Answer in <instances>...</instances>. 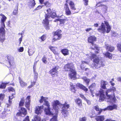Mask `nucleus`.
Listing matches in <instances>:
<instances>
[{
  "label": "nucleus",
  "mask_w": 121,
  "mask_h": 121,
  "mask_svg": "<svg viewBox=\"0 0 121 121\" xmlns=\"http://www.w3.org/2000/svg\"><path fill=\"white\" fill-rule=\"evenodd\" d=\"M8 90L9 91H11L13 92H15V90L13 87H10L8 88Z\"/></svg>",
  "instance_id": "nucleus-55"
},
{
  "label": "nucleus",
  "mask_w": 121,
  "mask_h": 121,
  "mask_svg": "<svg viewBox=\"0 0 121 121\" xmlns=\"http://www.w3.org/2000/svg\"><path fill=\"white\" fill-rule=\"evenodd\" d=\"M44 112L46 115H49L53 116L54 115L55 113H54L52 112L51 111V108L50 107H48L47 108H45L44 110Z\"/></svg>",
  "instance_id": "nucleus-19"
},
{
  "label": "nucleus",
  "mask_w": 121,
  "mask_h": 121,
  "mask_svg": "<svg viewBox=\"0 0 121 121\" xmlns=\"http://www.w3.org/2000/svg\"><path fill=\"white\" fill-rule=\"evenodd\" d=\"M0 15L2 17L1 19V24L2 25H3L4 26H5L4 22L7 19V17L4 15L3 14H0Z\"/></svg>",
  "instance_id": "nucleus-32"
},
{
  "label": "nucleus",
  "mask_w": 121,
  "mask_h": 121,
  "mask_svg": "<svg viewBox=\"0 0 121 121\" xmlns=\"http://www.w3.org/2000/svg\"><path fill=\"white\" fill-rule=\"evenodd\" d=\"M104 23H101V26L97 29V30L101 33L104 34L106 32L108 33L111 30V27L107 21H104Z\"/></svg>",
  "instance_id": "nucleus-1"
},
{
  "label": "nucleus",
  "mask_w": 121,
  "mask_h": 121,
  "mask_svg": "<svg viewBox=\"0 0 121 121\" xmlns=\"http://www.w3.org/2000/svg\"><path fill=\"white\" fill-rule=\"evenodd\" d=\"M47 58L45 56H44L42 58V60L43 63L45 64L47 63Z\"/></svg>",
  "instance_id": "nucleus-50"
},
{
  "label": "nucleus",
  "mask_w": 121,
  "mask_h": 121,
  "mask_svg": "<svg viewBox=\"0 0 121 121\" xmlns=\"http://www.w3.org/2000/svg\"><path fill=\"white\" fill-rule=\"evenodd\" d=\"M8 62L13 60V58L11 56L8 55L6 56Z\"/></svg>",
  "instance_id": "nucleus-46"
},
{
  "label": "nucleus",
  "mask_w": 121,
  "mask_h": 121,
  "mask_svg": "<svg viewBox=\"0 0 121 121\" xmlns=\"http://www.w3.org/2000/svg\"><path fill=\"white\" fill-rule=\"evenodd\" d=\"M33 73L34 76V78L36 81L38 77V73L37 72H36L35 69L34 68V67Z\"/></svg>",
  "instance_id": "nucleus-38"
},
{
  "label": "nucleus",
  "mask_w": 121,
  "mask_h": 121,
  "mask_svg": "<svg viewBox=\"0 0 121 121\" xmlns=\"http://www.w3.org/2000/svg\"><path fill=\"white\" fill-rule=\"evenodd\" d=\"M29 55V56H31L34 54V51L33 48L30 49L29 48H28V51Z\"/></svg>",
  "instance_id": "nucleus-41"
},
{
  "label": "nucleus",
  "mask_w": 121,
  "mask_h": 121,
  "mask_svg": "<svg viewBox=\"0 0 121 121\" xmlns=\"http://www.w3.org/2000/svg\"><path fill=\"white\" fill-rule=\"evenodd\" d=\"M44 103L43 104V105H45L47 107H50V105L49 102L47 100L45 101L44 102Z\"/></svg>",
  "instance_id": "nucleus-52"
},
{
  "label": "nucleus",
  "mask_w": 121,
  "mask_h": 121,
  "mask_svg": "<svg viewBox=\"0 0 121 121\" xmlns=\"http://www.w3.org/2000/svg\"><path fill=\"white\" fill-rule=\"evenodd\" d=\"M58 69L57 66H55L49 70V73L51 75L52 78L58 76Z\"/></svg>",
  "instance_id": "nucleus-6"
},
{
  "label": "nucleus",
  "mask_w": 121,
  "mask_h": 121,
  "mask_svg": "<svg viewBox=\"0 0 121 121\" xmlns=\"http://www.w3.org/2000/svg\"><path fill=\"white\" fill-rule=\"evenodd\" d=\"M30 121L29 117L28 116H27L23 121Z\"/></svg>",
  "instance_id": "nucleus-57"
},
{
  "label": "nucleus",
  "mask_w": 121,
  "mask_h": 121,
  "mask_svg": "<svg viewBox=\"0 0 121 121\" xmlns=\"http://www.w3.org/2000/svg\"><path fill=\"white\" fill-rule=\"evenodd\" d=\"M32 2H33L32 3V4L31 5V6L32 7H34L35 4V0H32Z\"/></svg>",
  "instance_id": "nucleus-63"
},
{
  "label": "nucleus",
  "mask_w": 121,
  "mask_h": 121,
  "mask_svg": "<svg viewBox=\"0 0 121 121\" xmlns=\"http://www.w3.org/2000/svg\"><path fill=\"white\" fill-rule=\"evenodd\" d=\"M104 119V116H98L95 118L96 121H103Z\"/></svg>",
  "instance_id": "nucleus-36"
},
{
  "label": "nucleus",
  "mask_w": 121,
  "mask_h": 121,
  "mask_svg": "<svg viewBox=\"0 0 121 121\" xmlns=\"http://www.w3.org/2000/svg\"><path fill=\"white\" fill-rule=\"evenodd\" d=\"M18 9L17 7L15 8L13 10V14L14 15H16L18 14Z\"/></svg>",
  "instance_id": "nucleus-49"
},
{
  "label": "nucleus",
  "mask_w": 121,
  "mask_h": 121,
  "mask_svg": "<svg viewBox=\"0 0 121 121\" xmlns=\"http://www.w3.org/2000/svg\"><path fill=\"white\" fill-rule=\"evenodd\" d=\"M61 52L64 56L69 54V50L67 48H64L62 49L61 50Z\"/></svg>",
  "instance_id": "nucleus-27"
},
{
  "label": "nucleus",
  "mask_w": 121,
  "mask_h": 121,
  "mask_svg": "<svg viewBox=\"0 0 121 121\" xmlns=\"http://www.w3.org/2000/svg\"><path fill=\"white\" fill-rule=\"evenodd\" d=\"M75 101L76 104L80 107H81L82 105V101L79 98H78L75 99Z\"/></svg>",
  "instance_id": "nucleus-30"
},
{
  "label": "nucleus",
  "mask_w": 121,
  "mask_h": 121,
  "mask_svg": "<svg viewBox=\"0 0 121 121\" xmlns=\"http://www.w3.org/2000/svg\"><path fill=\"white\" fill-rule=\"evenodd\" d=\"M76 86L80 89L83 90L85 92H86L88 91V89L85 86L79 83H77Z\"/></svg>",
  "instance_id": "nucleus-24"
},
{
  "label": "nucleus",
  "mask_w": 121,
  "mask_h": 121,
  "mask_svg": "<svg viewBox=\"0 0 121 121\" xmlns=\"http://www.w3.org/2000/svg\"><path fill=\"white\" fill-rule=\"evenodd\" d=\"M70 90L73 93H75L76 91H77V90L75 87V86L74 85H73V83H71L70 84Z\"/></svg>",
  "instance_id": "nucleus-29"
},
{
  "label": "nucleus",
  "mask_w": 121,
  "mask_h": 121,
  "mask_svg": "<svg viewBox=\"0 0 121 121\" xmlns=\"http://www.w3.org/2000/svg\"><path fill=\"white\" fill-rule=\"evenodd\" d=\"M25 102V99L24 97L22 98L19 103V107L23 106Z\"/></svg>",
  "instance_id": "nucleus-33"
},
{
  "label": "nucleus",
  "mask_w": 121,
  "mask_h": 121,
  "mask_svg": "<svg viewBox=\"0 0 121 121\" xmlns=\"http://www.w3.org/2000/svg\"><path fill=\"white\" fill-rule=\"evenodd\" d=\"M69 0H66L65 2L66 3H69V4L70 7L71 9L72 10H75L76 9L75 6V4L74 2L71 0L69 1L68 2Z\"/></svg>",
  "instance_id": "nucleus-15"
},
{
  "label": "nucleus",
  "mask_w": 121,
  "mask_h": 121,
  "mask_svg": "<svg viewBox=\"0 0 121 121\" xmlns=\"http://www.w3.org/2000/svg\"><path fill=\"white\" fill-rule=\"evenodd\" d=\"M61 103H60L59 101L58 100H54L52 104V106L53 108L55 110V112H56V110H58V109H56V108H58V107L57 106V105H60Z\"/></svg>",
  "instance_id": "nucleus-18"
},
{
  "label": "nucleus",
  "mask_w": 121,
  "mask_h": 121,
  "mask_svg": "<svg viewBox=\"0 0 121 121\" xmlns=\"http://www.w3.org/2000/svg\"><path fill=\"white\" fill-rule=\"evenodd\" d=\"M58 113V110H56V112L54 114L55 115L51 118L50 121H58L57 119V117Z\"/></svg>",
  "instance_id": "nucleus-26"
},
{
  "label": "nucleus",
  "mask_w": 121,
  "mask_h": 121,
  "mask_svg": "<svg viewBox=\"0 0 121 121\" xmlns=\"http://www.w3.org/2000/svg\"><path fill=\"white\" fill-rule=\"evenodd\" d=\"M96 37L93 35L90 36L87 39L88 42L91 44L93 43L96 41Z\"/></svg>",
  "instance_id": "nucleus-16"
},
{
  "label": "nucleus",
  "mask_w": 121,
  "mask_h": 121,
  "mask_svg": "<svg viewBox=\"0 0 121 121\" xmlns=\"http://www.w3.org/2000/svg\"><path fill=\"white\" fill-rule=\"evenodd\" d=\"M111 92L110 89H107L105 91L106 95L108 98V99L112 100L114 102H115L116 100L117 99L115 95V94L114 93L113 95H108V93Z\"/></svg>",
  "instance_id": "nucleus-7"
},
{
  "label": "nucleus",
  "mask_w": 121,
  "mask_h": 121,
  "mask_svg": "<svg viewBox=\"0 0 121 121\" xmlns=\"http://www.w3.org/2000/svg\"><path fill=\"white\" fill-rule=\"evenodd\" d=\"M6 87V86L3 84H1L0 85V88L1 89H4Z\"/></svg>",
  "instance_id": "nucleus-58"
},
{
  "label": "nucleus",
  "mask_w": 121,
  "mask_h": 121,
  "mask_svg": "<svg viewBox=\"0 0 121 121\" xmlns=\"http://www.w3.org/2000/svg\"><path fill=\"white\" fill-rule=\"evenodd\" d=\"M74 65L72 63H69L64 65V69L65 71L67 72L72 71L74 69Z\"/></svg>",
  "instance_id": "nucleus-8"
},
{
  "label": "nucleus",
  "mask_w": 121,
  "mask_h": 121,
  "mask_svg": "<svg viewBox=\"0 0 121 121\" xmlns=\"http://www.w3.org/2000/svg\"><path fill=\"white\" fill-rule=\"evenodd\" d=\"M49 48L54 54L56 55L58 54L57 51V47L51 46L49 47Z\"/></svg>",
  "instance_id": "nucleus-25"
},
{
  "label": "nucleus",
  "mask_w": 121,
  "mask_h": 121,
  "mask_svg": "<svg viewBox=\"0 0 121 121\" xmlns=\"http://www.w3.org/2000/svg\"><path fill=\"white\" fill-rule=\"evenodd\" d=\"M19 112L16 113V115L17 116H22V114L24 116H26L27 114V111L26 109L23 107H21L20 110L19 111Z\"/></svg>",
  "instance_id": "nucleus-9"
},
{
  "label": "nucleus",
  "mask_w": 121,
  "mask_h": 121,
  "mask_svg": "<svg viewBox=\"0 0 121 121\" xmlns=\"http://www.w3.org/2000/svg\"><path fill=\"white\" fill-rule=\"evenodd\" d=\"M31 96L28 95L27 96L26 99L25 106L27 109L30 107V105Z\"/></svg>",
  "instance_id": "nucleus-13"
},
{
  "label": "nucleus",
  "mask_w": 121,
  "mask_h": 121,
  "mask_svg": "<svg viewBox=\"0 0 121 121\" xmlns=\"http://www.w3.org/2000/svg\"><path fill=\"white\" fill-rule=\"evenodd\" d=\"M105 48L106 50L108 51V52H112L115 49V48L110 45L106 44L105 45Z\"/></svg>",
  "instance_id": "nucleus-22"
},
{
  "label": "nucleus",
  "mask_w": 121,
  "mask_h": 121,
  "mask_svg": "<svg viewBox=\"0 0 121 121\" xmlns=\"http://www.w3.org/2000/svg\"><path fill=\"white\" fill-rule=\"evenodd\" d=\"M24 50V48L23 47H21L19 48L18 51L19 52H22Z\"/></svg>",
  "instance_id": "nucleus-61"
},
{
  "label": "nucleus",
  "mask_w": 121,
  "mask_h": 121,
  "mask_svg": "<svg viewBox=\"0 0 121 121\" xmlns=\"http://www.w3.org/2000/svg\"><path fill=\"white\" fill-rule=\"evenodd\" d=\"M70 73H69L68 76L71 79H75L76 78L77 73L75 69L70 71Z\"/></svg>",
  "instance_id": "nucleus-14"
},
{
  "label": "nucleus",
  "mask_w": 121,
  "mask_h": 121,
  "mask_svg": "<svg viewBox=\"0 0 121 121\" xmlns=\"http://www.w3.org/2000/svg\"><path fill=\"white\" fill-rule=\"evenodd\" d=\"M8 62L9 65V66H7L8 67V68H10L11 67L14 65H15V63L13 60L9 61Z\"/></svg>",
  "instance_id": "nucleus-42"
},
{
  "label": "nucleus",
  "mask_w": 121,
  "mask_h": 121,
  "mask_svg": "<svg viewBox=\"0 0 121 121\" xmlns=\"http://www.w3.org/2000/svg\"><path fill=\"white\" fill-rule=\"evenodd\" d=\"M50 16L52 18H54L56 16V12H51L50 14Z\"/></svg>",
  "instance_id": "nucleus-47"
},
{
  "label": "nucleus",
  "mask_w": 121,
  "mask_h": 121,
  "mask_svg": "<svg viewBox=\"0 0 121 121\" xmlns=\"http://www.w3.org/2000/svg\"><path fill=\"white\" fill-rule=\"evenodd\" d=\"M117 47L118 50L121 53V42L117 44Z\"/></svg>",
  "instance_id": "nucleus-51"
},
{
  "label": "nucleus",
  "mask_w": 121,
  "mask_h": 121,
  "mask_svg": "<svg viewBox=\"0 0 121 121\" xmlns=\"http://www.w3.org/2000/svg\"><path fill=\"white\" fill-rule=\"evenodd\" d=\"M117 105L115 104H113L112 106L109 105L107 106L108 110H112L114 109L117 108Z\"/></svg>",
  "instance_id": "nucleus-37"
},
{
  "label": "nucleus",
  "mask_w": 121,
  "mask_h": 121,
  "mask_svg": "<svg viewBox=\"0 0 121 121\" xmlns=\"http://www.w3.org/2000/svg\"><path fill=\"white\" fill-rule=\"evenodd\" d=\"M36 81H33L32 82H31V84L27 87L28 88L30 89L33 87L35 85V84L36 83Z\"/></svg>",
  "instance_id": "nucleus-44"
},
{
  "label": "nucleus",
  "mask_w": 121,
  "mask_h": 121,
  "mask_svg": "<svg viewBox=\"0 0 121 121\" xmlns=\"http://www.w3.org/2000/svg\"><path fill=\"white\" fill-rule=\"evenodd\" d=\"M92 46L94 47V48L93 47H91L90 48L92 50H94L96 49L97 50H99V48L98 47V46L97 45L95 44L94 43V42L93 43L91 44Z\"/></svg>",
  "instance_id": "nucleus-40"
},
{
  "label": "nucleus",
  "mask_w": 121,
  "mask_h": 121,
  "mask_svg": "<svg viewBox=\"0 0 121 121\" xmlns=\"http://www.w3.org/2000/svg\"><path fill=\"white\" fill-rule=\"evenodd\" d=\"M83 1L85 2L84 4L85 5H88V0H83Z\"/></svg>",
  "instance_id": "nucleus-62"
},
{
  "label": "nucleus",
  "mask_w": 121,
  "mask_h": 121,
  "mask_svg": "<svg viewBox=\"0 0 121 121\" xmlns=\"http://www.w3.org/2000/svg\"><path fill=\"white\" fill-rule=\"evenodd\" d=\"M48 99L47 97H44L43 96H42L41 97L40 99L39 100V102L40 103H43V101L45 102V101H46Z\"/></svg>",
  "instance_id": "nucleus-39"
},
{
  "label": "nucleus",
  "mask_w": 121,
  "mask_h": 121,
  "mask_svg": "<svg viewBox=\"0 0 121 121\" xmlns=\"http://www.w3.org/2000/svg\"><path fill=\"white\" fill-rule=\"evenodd\" d=\"M64 9L65 14L67 16L70 15L71 14L70 10L67 3H66L64 5Z\"/></svg>",
  "instance_id": "nucleus-12"
},
{
  "label": "nucleus",
  "mask_w": 121,
  "mask_h": 121,
  "mask_svg": "<svg viewBox=\"0 0 121 121\" xmlns=\"http://www.w3.org/2000/svg\"><path fill=\"white\" fill-rule=\"evenodd\" d=\"M104 56L106 58H108L111 59H112L113 55L112 54L108 52H106L103 54Z\"/></svg>",
  "instance_id": "nucleus-28"
},
{
  "label": "nucleus",
  "mask_w": 121,
  "mask_h": 121,
  "mask_svg": "<svg viewBox=\"0 0 121 121\" xmlns=\"http://www.w3.org/2000/svg\"><path fill=\"white\" fill-rule=\"evenodd\" d=\"M110 89L111 91H112L113 92H114L116 91V88L114 86H112L111 88H110Z\"/></svg>",
  "instance_id": "nucleus-56"
},
{
  "label": "nucleus",
  "mask_w": 121,
  "mask_h": 121,
  "mask_svg": "<svg viewBox=\"0 0 121 121\" xmlns=\"http://www.w3.org/2000/svg\"><path fill=\"white\" fill-rule=\"evenodd\" d=\"M4 96V94H0V99H3Z\"/></svg>",
  "instance_id": "nucleus-59"
},
{
  "label": "nucleus",
  "mask_w": 121,
  "mask_h": 121,
  "mask_svg": "<svg viewBox=\"0 0 121 121\" xmlns=\"http://www.w3.org/2000/svg\"><path fill=\"white\" fill-rule=\"evenodd\" d=\"M43 106L42 105L41 106H37L35 107V112L37 114H39L41 113V111L42 109H43Z\"/></svg>",
  "instance_id": "nucleus-21"
},
{
  "label": "nucleus",
  "mask_w": 121,
  "mask_h": 121,
  "mask_svg": "<svg viewBox=\"0 0 121 121\" xmlns=\"http://www.w3.org/2000/svg\"><path fill=\"white\" fill-rule=\"evenodd\" d=\"M94 108L97 111H99L98 113V115L100 114L103 111V109L101 108L99 109V106L98 105L95 106L94 107Z\"/></svg>",
  "instance_id": "nucleus-34"
},
{
  "label": "nucleus",
  "mask_w": 121,
  "mask_h": 121,
  "mask_svg": "<svg viewBox=\"0 0 121 121\" xmlns=\"http://www.w3.org/2000/svg\"><path fill=\"white\" fill-rule=\"evenodd\" d=\"M108 1V0H102V1H99L97 3L96 5V6L97 7H100L104 6L106 8H107L106 5L104 4H101L102 3L106 2Z\"/></svg>",
  "instance_id": "nucleus-23"
},
{
  "label": "nucleus",
  "mask_w": 121,
  "mask_h": 121,
  "mask_svg": "<svg viewBox=\"0 0 121 121\" xmlns=\"http://www.w3.org/2000/svg\"><path fill=\"white\" fill-rule=\"evenodd\" d=\"M60 105L62 106L61 113L63 115H66L68 113L67 109L69 108L70 107L69 105L68 104L66 101H65L63 104H61Z\"/></svg>",
  "instance_id": "nucleus-5"
},
{
  "label": "nucleus",
  "mask_w": 121,
  "mask_h": 121,
  "mask_svg": "<svg viewBox=\"0 0 121 121\" xmlns=\"http://www.w3.org/2000/svg\"><path fill=\"white\" fill-rule=\"evenodd\" d=\"M41 39L40 41L41 42L44 41L46 39V37L45 35H43L41 37H40L39 38Z\"/></svg>",
  "instance_id": "nucleus-48"
},
{
  "label": "nucleus",
  "mask_w": 121,
  "mask_h": 121,
  "mask_svg": "<svg viewBox=\"0 0 121 121\" xmlns=\"http://www.w3.org/2000/svg\"><path fill=\"white\" fill-rule=\"evenodd\" d=\"M107 84V82L106 81H102L101 82V88L104 89H106V85Z\"/></svg>",
  "instance_id": "nucleus-35"
},
{
  "label": "nucleus",
  "mask_w": 121,
  "mask_h": 121,
  "mask_svg": "<svg viewBox=\"0 0 121 121\" xmlns=\"http://www.w3.org/2000/svg\"><path fill=\"white\" fill-rule=\"evenodd\" d=\"M99 94H97L96 95L98 96L99 95V101L101 102L103 101L106 98L105 95L104 94V92L103 90H102L99 91Z\"/></svg>",
  "instance_id": "nucleus-10"
},
{
  "label": "nucleus",
  "mask_w": 121,
  "mask_h": 121,
  "mask_svg": "<svg viewBox=\"0 0 121 121\" xmlns=\"http://www.w3.org/2000/svg\"><path fill=\"white\" fill-rule=\"evenodd\" d=\"M19 82L20 86L22 88L25 87L27 86V83L24 82L20 77H18Z\"/></svg>",
  "instance_id": "nucleus-20"
},
{
  "label": "nucleus",
  "mask_w": 121,
  "mask_h": 121,
  "mask_svg": "<svg viewBox=\"0 0 121 121\" xmlns=\"http://www.w3.org/2000/svg\"><path fill=\"white\" fill-rule=\"evenodd\" d=\"M48 13L46 14L45 16V19L43 20L42 22L43 25V26L46 30H48L50 29V26L49 24V21L48 19L50 17V16L49 14H50L51 12V9L49 8L47 10Z\"/></svg>",
  "instance_id": "nucleus-2"
},
{
  "label": "nucleus",
  "mask_w": 121,
  "mask_h": 121,
  "mask_svg": "<svg viewBox=\"0 0 121 121\" xmlns=\"http://www.w3.org/2000/svg\"><path fill=\"white\" fill-rule=\"evenodd\" d=\"M84 80L86 83V85L87 86L88 85L90 81V80L88 79H84Z\"/></svg>",
  "instance_id": "nucleus-53"
},
{
  "label": "nucleus",
  "mask_w": 121,
  "mask_h": 121,
  "mask_svg": "<svg viewBox=\"0 0 121 121\" xmlns=\"http://www.w3.org/2000/svg\"><path fill=\"white\" fill-rule=\"evenodd\" d=\"M14 97V96L12 97V98H11L10 97V96H9V103L10 104H11L12 103V101H11V100Z\"/></svg>",
  "instance_id": "nucleus-64"
},
{
  "label": "nucleus",
  "mask_w": 121,
  "mask_h": 121,
  "mask_svg": "<svg viewBox=\"0 0 121 121\" xmlns=\"http://www.w3.org/2000/svg\"><path fill=\"white\" fill-rule=\"evenodd\" d=\"M96 84L95 83H92L90 86L88 87L89 89H93L95 88L96 86Z\"/></svg>",
  "instance_id": "nucleus-45"
},
{
  "label": "nucleus",
  "mask_w": 121,
  "mask_h": 121,
  "mask_svg": "<svg viewBox=\"0 0 121 121\" xmlns=\"http://www.w3.org/2000/svg\"><path fill=\"white\" fill-rule=\"evenodd\" d=\"M80 96L81 98L84 99L85 100L86 99L84 95L82 94H80Z\"/></svg>",
  "instance_id": "nucleus-60"
},
{
  "label": "nucleus",
  "mask_w": 121,
  "mask_h": 121,
  "mask_svg": "<svg viewBox=\"0 0 121 121\" xmlns=\"http://www.w3.org/2000/svg\"><path fill=\"white\" fill-rule=\"evenodd\" d=\"M5 27V26H2L0 28V34L2 33V38L0 37V41L1 42H3L5 39V30L4 29Z\"/></svg>",
  "instance_id": "nucleus-11"
},
{
  "label": "nucleus",
  "mask_w": 121,
  "mask_h": 121,
  "mask_svg": "<svg viewBox=\"0 0 121 121\" xmlns=\"http://www.w3.org/2000/svg\"><path fill=\"white\" fill-rule=\"evenodd\" d=\"M91 59H93V62L94 64V66L96 67L99 64L100 60L99 57H97V55L93 53L91 55Z\"/></svg>",
  "instance_id": "nucleus-4"
},
{
  "label": "nucleus",
  "mask_w": 121,
  "mask_h": 121,
  "mask_svg": "<svg viewBox=\"0 0 121 121\" xmlns=\"http://www.w3.org/2000/svg\"><path fill=\"white\" fill-rule=\"evenodd\" d=\"M44 5L41 6L39 5L35 9V10H37L39 9V8L40 9H41L42 8V6H45L46 7H50L51 5V4L48 1H46L45 2H44V3H43Z\"/></svg>",
  "instance_id": "nucleus-17"
},
{
  "label": "nucleus",
  "mask_w": 121,
  "mask_h": 121,
  "mask_svg": "<svg viewBox=\"0 0 121 121\" xmlns=\"http://www.w3.org/2000/svg\"><path fill=\"white\" fill-rule=\"evenodd\" d=\"M86 117H82L79 118V121H86Z\"/></svg>",
  "instance_id": "nucleus-54"
},
{
  "label": "nucleus",
  "mask_w": 121,
  "mask_h": 121,
  "mask_svg": "<svg viewBox=\"0 0 121 121\" xmlns=\"http://www.w3.org/2000/svg\"><path fill=\"white\" fill-rule=\"evenodd\" d=\"M68 21V19L67 18L65 17V18L63 19H60L59 22L60 25L61 26H63L65 23V22L66 21Z\"/></svg>",
  "instance_id": "nucleus-31"
},
{
  "label": "nucleus",
  "mask_w": 121,
  "mask_h": 121,
  "mask_svg": "<svg viewBox=\"0 0 121 121\" xmlns=\"http://www.w3.org/2000/svg\"><path fill=\"white\" fill-rule=\"evenodd\" d=\"M45 121L43 120H41L40 118L39 117L38 115H35V116L34 121Z\"/></svg>",
  "instance_id": "nucleus-43"
},
{
  "label": "nucleus",
  "mask_w": 121,
  "mask_h": 121,
  "mask_svg": "<svg viewBox=\"0 0 121 121\" xmlns=\"http://www.w3.org/2000/svg\"><path fill=\"white\" fill-rule=\"evenodd\" d=\"M62 30L59 29L57 30L56 31H53L52 33V34L54 37L57 36L56 38L53 37L52 39V43L57 41L58 40H60L62 37V34L61 33Z\"/></svg>",
  "instance_id": "nucleus-3"
}]
</instances>
